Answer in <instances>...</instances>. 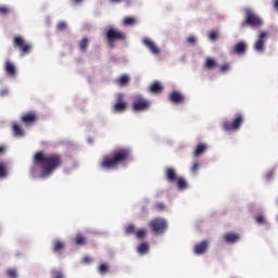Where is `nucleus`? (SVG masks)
Returning a JSON list of instances; mask_svg holds the SVG:
<instances>
[{"label":"nucleus","mask_w":278,"mask_h":278,"mask_svg":"<svg viewBox=\"0 0 278 278\" xmlns=\"http://www.w3.org/2000/svg\"><path fill=\"white\" fill-rule=\"evenodd\" d=\"M35 166L41 168L40 177H51L54 170L62 167L64 159L59 153H45L42 151L36 152L34 156Z\"/></svg>","instance_id":"1"},{"label":"nucleus","mask_w":278,"mask_h":278,"mask_svg":"<svg viewBox=\"0 0 278 278\" xmlns=\"http://www.w3.org/2000/svg\"><path fill=\"white\" fill-rule=\"evenodd\" d=\"M131 152L127 148H119L114 150L111 154H106L102 157L100 163L101 168L106 170H114L129 161Z\"/></svg>","instance_id":"2"},{"label":"nucleus","mask_w":278,"mask_h":278,"mask_svg":"<svg viewBox=\"0 0 278 278\" xmlns=\"http://www.w3.org/2000/svg\"><path fill=\"white\" fill-rule=\"evenodd\" d=\"M245 18L241 23V27H253L255 29L262 27L264 25V21L260 15H257L253 10L251 9H245Z\"/></svg>","instance_id":"3"},{"label":"nucleus","mask_w":278,"mask_h":278,"mask_svg":"<svg viewBox=\"0 0 278 278\" xmlns=\"http://www.w3.org/2000/svg\"><path fill=\"white\" fill-rule=\"evenodd\" d=\"M244 123V115L237 113L231 122L226 121L223 123L224 131H238Z\"/></svg>","instance_id":"4"},{"label":"nucleus","mask_w":278,"mask_h":278,"mask_svg":"<svg viewBox=\"0 0 278 278\" xmlns=\"http://www.w3.org/2000/svg\"><path fill=\"white\" fill-rule=\"evenodd\" d=\"M131 108L134 112H147L148 110H151V101L142 96H136Z\"/></svg>","instance_id":"5"},{"label":"nucleus","mask_w":278,"mask_h":278,"mask_svg":"<svg viewBox=\"0 0 278 278\" xmlns=\"http://www.w3.org/2000/svg\"><path fill=\"white\" fill-rule=\"evenodd\" d=\"M149 227L153 233H164L168 229V223L162 217H155L150 220Z\"/></svg>","instance_id":"6"},{"label":"nucleus","mask_w":278,"mask_h":278,"mask_svg":"<svg viewBox=\"0 0 278 278\" xmlns=\"http://www.w3.org/2000/svg\"><path fill=\"white\" fill-rule=\"evenodd\" d=\"M127 35L121 30H116L115 28H109L106 30V40L110 47H114V42L116 40H126Z\"/></svg>","instance_id":"7"},{"label":"nucleus","mask_w":278,"mask_h":278,"mask_svg":"<svg viewBox=\"0 0 278 278\" xmlns=\"http://www.w3.org/2000/svg\"><path fill=\"white\" fill-rule=\"evenodd\" d=\"M13 47L18 49L22 55H27L31 51V46L25 41V39L21 36H16L13 38Z\"/></svg>","instance_id":"8"},{"label":"nucleus","mask_w":278,"mask_h":278,"mask_svg":"<svg viewBox=\"0 0 278 278\" xmlns=\"http://www.w3.org/2000/svg\"><path fill=\"white\" fill-rule=\"evenodd\" d=\"M113 112H116L117 114H123V112H126L127 110V100H125V94L117 93L115 96V102L112 106Z\"/></svg>","instance_id":"9"},{"label":"nucleus","mask_w":278,"mask_h":278,"mask_svg":"<svg viewBox=\"0 0 278 278\" xmlns=\"http://www.w3.org/2000/svg\"><path fill=\"white\" fill-rule=\"evenodd\" d=\"M266 40H268V33L260 31L256 41L254 42V50L257 53H264L266 49Z\"/></svg>","instance_id":"10"},{"label":"nucleus","mask_w":278,"mask_h":278,"mask_svg":"<svg viewBox=\"0 0 278 278\" xmlns=\"http://www.w3.org/2000/svg\"><path fill=\"white\" fill-rule=\"evenodd\" d=\"M21 121L26 125V127H31V125H36V123H38V113L34 111L24 113Z\"/></svg>","instance_id":"11"},{"label":"nucleus","mask_w":278,"mask_h":278,"mask_svg":"<svg viewBox=\"0 0 278 278\" xmlns=\"http://www.w3.org/2000/svg\"><path fill=\"white\" fill-rule=\"evenodd\" d=\"M142 43L144 47H147V49H149L150 52L153 53V55H160L161 50L157 45H155V41L151 40L150 38H143Z\"/></svg>","instance_id":"12"},{"label":"nucleus","mask_w":278,"mask_h":278,"mask_svg":"<svg viewBox=\"0 0 278 278\" xmlns=\"http://www.w3.org/2000/svg\"><path fill=\"white\" fill-rule=\"evenodd\" d=\"M179 177L177 176V172L175 170V168L173 167H167L165 169V179L169 182V184H175V181H177Z\"/></svg>","instance_id":"13"},{"label":"nucleus","mask_w":278,"mask_h":278,"mask_svg":"<svg viewBox=\"0 0 278 278\" xmlns=\"http://www.w3.org/2000/svg\"><path fill=\"white\" fill-rule=\"evenodd\" d=\"M231 53H236L237 55H244L247 53V42L239 41L235 45Z\"/></svg>","instance_id":"14"},{"label":"nucleus","mask_w":278,"mask_h":278,"mask_svg":"<svg viewBox=\"0 0 278 278\" xmlns=\"http://www.w3.org/2000/svg\"><path fill=\"white\" fill-rule=\"evenodd\" d=\"M207 247H208L207 241H202L194 245L193 252L195 253V255H203L207 253Z\"/></svg>","instance_id":"15"},{"label":"nucleus","mask_w":278,"mask_h":278,"mask_svg":"<svg viewBox=\"0 0 278 278\" xmlns=\"http://www.w3.org/2000/svg\"><path fill=\"white\" fill-rule=\"evenodd\" d=\"M169 101H172V103L179 104V103H184V101H186V98L184 97V94H181V92L173 91L169 94Z\"/></svg>","instance_id":"16"},{"label":"nucleus","mask_w":278,"mask_h":278,"mask_svg":"<svg viewBox=\"0 0 278 278\" xmlns=\"http://www.w3.org/2000/svg\"><path fill=\"white\" fill-rule=\"evenodd\" d=\"M4 71H5L7 75H10V77L16 76V66L11 61L5 62Z\"/></svg>","instance_id":"17"},{"label":"nucleus","mask_w":278,"mask_h":278,"mask_svg":"<svg viewBox=\"0 0 278 278\" xmlns=\"http://www.w3.org/2000/svg\"><path fill=\"white\" fill-rule=\"evenodd\" d=\"M224 240L228 244H236V242H238V240H240V235L233 233V232H228L224 236Z\"/></svg>","instance_id":"18"},{"label":"nucleus","mask_w":278,"mask_h":278,"mask_svg":"<svg viewBox=\"0 0 278 278\" xmlns=\"http://www.w3.org/2000/svg\"><path fill=\"white\" fill-rule=\"evenodd\" d=\"M66 249V244H64V241L55 240L53 242L52 251L53 253H58L59 255H62V251Z\"/></svg>","instance_id":"19"},{"label":"nucleus","mask_w":278,"mask_h":278,"mask_svg":"<svg viewBox=\"0 0 278 278\" xmlns=\"http://www.w3.org/2000/svg\"><path fill=\"white\" fill-rule=\"evenodd\" d=\"M88 47H90V38L84 37L79 42H78V49L83 53H86L88 51Z\"/></svg>","instance_id":"20"},{"label":"nucleus","mask_w":278,"mask_h":278,"mask_svg":"<svg viewBox=\"0 0 278 278\" xmlns=\"http://www.w3.org/2000/svg\"><path fill=\"white\" fill-rule=\"evenodd\" d=\"M205 151H207V146L205 143H199L195 147L193 155H194V157H201V155H203V153H205Z\"/></svg>","instance_id":"21"},{"label":"nucleus","mask_w":278,"mask_h":278,"mask_svg":"<svg viewBox=\"0 0 278 278\" xmlns=\"http://www.w3.org/2000/svg\"><path fill=\"white\" fill-rule=\"evenodd\" d=\"M163 90L164 87H162V84L159 81H154L150 86V92H152V94H160Z\"/></svg>","instance_id":"22"},{"label":"nucleus","mask_w":278,"mask_h":278,"mask_svg":"<svg viewBox=\"0 0 278 278\" xmlns=\"http://www.w3.org/2000/svg\"><path fill=\"white\" fill-rule=\"evenodd\" d=\"M218 62L214 60V58H207L204 63V68H207L208 71H214V68H217Z\"/></svg>","instance_id":"23"},{"label":"nucleus","mask_w":278,"mask_h":278,"mask_svg":"<svg viewBox=\"0 0 278 278\" xmlns=\"http://www.w3.org/2000/svg\"><path fill=\"white\" fill-rule=\"evenodd\" d=\"M175 184H177L179 190H186V188H188V181H186L184 177H178Z\"/></svg>","instance_id":"24"},{"label":"nucleus","mask_w":278,"mask_h":278,"mask_svg":"<svg viewBox=\"0 0 278 278\" xmlns=\"http://www.w3.org/2000/svg\"><path fill=\"white\" fill-rule=\"evenodd\" d=\"M74 242H75L76 247H84V245H86V238L84 237V235L78 233L74 238Z\"/></svg>","instance_id":"25"},{"label":"nucleus","mask_w":278,"mask_h":278,"mask_svg":"<svg viewBox=\"0 0 278 278\" xmlns=\"http://www.w3.org/2000/svg\"><path fill=\"white\" fill-rule=\"evenodd\" d=\"M137 230L138 229L136 228V225H134V224L127 225L124 228L126 236H136Z\"/></svg>","instance_id":"26"},{"label":"nucleus","mask_w":278,"mask_h":278,"mask_svg":"<svg viewBox=\"0 0 278 278\" xmlns=\"http://www.w3.org/2000/svg\"><path fill=\"white\" fill-rule=\"evenodd\" d=\"M137 251L139 255H147L149 253V243L148 242H142L138 248Z\"/></svg>","instance_id":"27"},{"label":"nucleus","mask_w":278,"mask_h":278,"mask_svg":"<svg viewBox=\"0 0 278 278\" xmlns=\"http://www.w3.org/2000/svg\"><path fill=\"white\" fill-rule=\"evenodd\" d=\"M8 177V163H0V179Z\"/></svg>","instance_id":"28"},{"label":"nucleus","mask_w":278,"mask_h":278,"mask_svg":"<svg viewBox=\"0 0 278 278\" xmlns=\"http://www.w3.org/2000/svg\"><path fill=\"white\" fill-rule=\"evenodd\" d=\"M100 275H108L110 273V265L108 263H101L98 267Z\"/></svg>","instance_id":"29"},{"label":"nucleus","mask_w":278,"mask_h":278,"mask_svg":"<svg viewBox=\"0 0 278 278\" xmlns=\"http://www.w3.org/2000/svg\"><path fill=\"white\" fill-rule=\"evenodd\" d=\"M116 84L118 86H127V84H129V76L123 75L119 78H116Z\"/></svg>","instance_id":"30"},{"label":"nucleus","mask_w":278,"mask_h":278,"mask_svg":"<svg viewBox=\"0 0 278 278\" xmlns=\"http://www.w3.org/2000/svg\"><path fill=\"white\" fill-rule=\"evenodd\" d=\"M13 134L17 137L25 136V131L18 124H13Z\"/></svg>","instance_id":"31"},{"label":"nucleus","mask_w":278,"mask_h":278,"mask_svg":"<svg viewBox=\"0 0 278 278\" xmlns=\"http://www.w3.org/2000/svg\"><path fill=\"white\" fill-rule=\"evenodd\" d=\"M135 237L138 239V240H142L147 237V228H141L139 230H136L135 232Z\"/></svg>","instance_id":"32"},{"label":"nucleus","mask_w":278,"mask_h":278,"mask_svg":"<svg viewBox=\"0 0 278 278\" xmlns=\"http://www.w3.org/2000/svg\"><path fill=\"white\" fill-rule=\"evenodd\" d=\"M123 23L126 27H131V26L136 25V18H134L131 16H127L124 18Z\"/></svg>","instance_id":"33"},{"label":"nucleus","mask_w":278,"mask_h":278,"mask_svg":"<svg viewBox=\"0 0 278 278\" xmlns=\"http://www.w3.org/2000/svg\"><path fill=\"white\" fill-rule=\"evenodd\" d=\"M153 210L154 212H164L166 210V204H164L163 202H156L153 205Z\"/></svg>","instance_id":"34"},{"label":"nucleus","mask_w":278,"mask_h":278,"mask_svg":"<svg viewBox=\"0 0 278 278\" xmlns=\"http://www.w3.org/2000/svg\"><path fill=\"white\" fill-rule=\"evenodd\" d=\"M7 277L9 278H18V274L16 273V269H8L7 270Z\"/></svg>","instance_id":"35"},{"label":"nucleus","mask_w":278,"mask_h":278,"mask_svg":"<svg viewBox=\"0 0 278 278\" xmlns=\"http://www.w3.org/2000/svg\"><path fill=\"white\" fill-rule=\"evenodd\" d=\"M208 38L213 42H216V40H218V31L217 30L211 31L210 35H208Z\"/></svg>","instance_id":"36"},{"label":"nucleus","mask_w":278,"mask_h":278,"mask_svg":"<svg viewBox=\"0 0 278 278\" xmlns=\"http://www.w3.org/2000/svg\"><path fill=\"white\" fill-rule=\"evenodd\" d=\"M255 222L257 223V225H266V218L264 217V215H257L255 217Z\"/></svg>","instance_id":"37"},{"label":"nucleus","mask_w":278,"mask_h":278,"mask_svg":"<svg viewBox=\"0 0 278 278\" xmlns=\"http://www.w3.org/2000/svg\"><path fill=\"white\" fill-rule=\"evenodd\" d=\"M187 42H188V45H190V47H194L195 45H197V37H194V36H189L188 38H187Z\"/></svg>","instance_id":"38"},{"label":"nucleus","mask_w":278,"mask_h":278,"mask_svg":"<svg viewBox=\"0 0 278 278\" xmlns=\"http://www.w3.org/2000/svg\"><path fill=\"white\" fill-rule=\"evenodd\" d=\"M0 14L2 16H7V14H10V8H8L5 5L0 7Z\"/></svg>","instance_id":"39"},{"label":"nucleus","mask_w":278,"mask_h":278,"mask_svg":"<svg viewBox=\"0 0 278 278\" xmlns=\"http://www.w3.org/2000/svg\"><path fill=\"white\" fill-rule=\"evenodd\" d=\"M52 278H64V274L58 269L52 270Z\"/></svg>","instance_id":"40"},{"label":"nucleus","mask_w":278,"mask_h":278,"mask_svg":"<svg viewBox=\"0 0 278 278\" xmlns=\"http://www.w3.org/2000/svg\"><path fill=\"white\" fill-rule=\"evenodd\" d=\"M67 25L65 22H59L58 25H56V29L59 31H64V29H66Z\"/></svg>","instance_id":"41"},{"label":"nucleus","mask_w":278,"mask_h":278,"mask_svg":"<svg viewBox=\"0 0 278 278\" xmlns=\"http://www.w3.org/2000/svg\"><path fill=\"white\" fill-rule=\"evenodd\" d=\"M230 68H231V65L229 63H226L220 66V73H229Z\"/></svg>","instance_id":"42"},{"label":"nucleus","mask_w":278,"mask_h":278,"mask_svg":"<svg viewBox=\"0 0 278 278\" xmlns=\"http://www.w3.org/2000/svg\"><path fill=\"white\" fill-rule=\"evenodd\" d=\"M199 170V162H194L193 165L191 166V173L197 174Z\"/></svg>","instance_id":"43"},{"label":"nucleus","mask_w":278,"mask_h":278,"mask_svg":"<svg viewBox=\"0 0 278 278\" xmlns=\"http://www.w3.org/2000/svg\"><path fill=\"white\" fill-rule=\"evenodd\" d=\"M83 264H92V258L90 256L83 257Z\"/></svg>","instance_id":"44"},{"label":"nucleus","mask_w":278,"mask_h":278,"mask_svg":"<svg viewBox=\"0 0 278 278\" xmlns=\"http://www.w3.org/2000/svg\"><path fill=\"white\" fill-rule=\"evenodd\" d=\"M7 147L5 146H0V155H3V153H5L7 151Z\"/></svg>","instance_id":"45"},{"label":"nucleus","mask_w":278,"mask_h":278,"mask_svg":"<svg viewBox=\"0 0 278 278\" xmlns=\"http://www.w3.org/2000/svg\"><path fill=\"white\" fill-rule=\"evenodd\" d=\"M8 89H2L1 91H0V94H1V97H5V96H8Z\"/></svg>","instance_id":"46"},{"label":"nucleus","mask_w":278,"mask_h":278,"mask_svg":"<svg viewBox=\"0 0 278 278\" xmlns=\"http://www.w3.org/2000/svg\"><path fill=\"white\" fill-rule=\"evenodd\" d=\"M111 3H123L124 1H127V0H110Z\"/></svg>","instance_id":"47"},{"label":"nucleus","mask_w":278,"mask_h":278,"mask_svg":"<svg viewBox=\"0 0 278 278\" xmlns=\"http://www.w3.org/2000/svg\"><path fill=\"white\" fill-rule=\"evenodd\" d=\"M274 8H275V10L278 11V0H275V2H274Z\"/></svg>","instance_id":"48"},{"label":"nucleus","mask_w":278,"mask_h":278,"mask_svg":"<svg viewBox=\"0 0 278 278\" xmlns=\"http://www.w3.org/2000/svg\"><path fill=\"white\" fill-rule=\"evenodd\" d=\"M81 1H84V0H73V3H75L77 5V4L81 3Z\"/></svg>","instance_id":"49"},{"label":"nucleus","mask_w":278,"mask_h":278,"mask_svg":"<svg viewBox=\"0 0 278 278\" xmlns=\"http://www.w3.org/2000/svg\"><path fill=\"white\" fill-rule=\"evenodd\" d=\"M273 177V173L267 174V179H270Z\"/></svg>","instance_id":"50"}]
</instances>
